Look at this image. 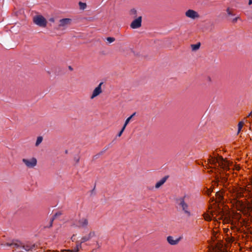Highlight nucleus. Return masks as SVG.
I'll return each mask as SVG.
<instances>
[{"label": "nucleus", "instance_id": "obj_1", "mask_svg": "<svg viewBox=\"0 0 252 252\" xmlns=\"http://www.w3.org/2000/svg\"><path fill=\"white\" fill-rule=\"evenodd\" d=\"M210 164L213 165L216 167L218 164V166L222 168L223 170L229 169V163L227 161L224 160L221 157L218 158L211 157L209 159Z\"/></svg>", "mask_w": 252, "mask_h": 252}, {"label": "nucleus", "instance_id": "obj_2", "mask_svg": "<svg viewBox=\"0 0 252 252\" xmlns=\"http://www.w3.org/2000/svg\"><path fill=\"white\" fill-rule=\"evenodd\" d=\"M7 245L11 247L18 250L19 252H23V250L25 251H35V245H31L28 244H23L21 243H7Z\"/></svg>", "mask_w": 252, "mask_h": 252}, {"label": "nucleus", "instance_id": "obj_3", "mask_svg": "<svg viewBox=\"0 0 252 252\" xmlns=\"http://www.w3.org/2000/svg\"><path fill=\"white\" fill-rule=\"evenodd\" d=\"M185 197L184 196L183 197L176 198V203L177 208L181 210L187 216L189 217L190 213L189 210L188 205L185 202L184 198Z\"/></svg>", "mask_w": 252, "mask_h": 252}, {"label": "nucleus", "instance_id": "obj_4", "mask_svg": "<svg viewBox=\"0 0 252 252\" xmlns=\"http://www.w3.org/2000/svg\"><path fill=\"white\" fill-rule=\"evenodd\" d=\"M33 22L40 27L45 28L47 25L46 19L41 15H35L33 17Z\"/></svg>", "mask_w": 252, "mask_h": 252}, {"label": "nucleus", "instance_id": "obj_5", "mask_svg": "<svg viewBox=\"0 0 252 252\" xmlns=\"http://www.w3.org/2000/svg\"><path fill=\"white\" fill-rule=\"evenodd\" d=\"M22 162L25 164L27 167L29 168H33L37 165V159L35 158H25L22 159Z\"/></svg>", "mask_w": 252, "mask_h": 252}, {"label": "nucleus", "instance_id": "obj_6", "mask_svg": "<svg viewBox=\"0 0 252 252\" xmlns=\"http://www.w3.org/2000/svg\"><path fill=\"white\" fill-rule=\"evenodd\" d=\"M72 22V19L70 18H63L62 19L59 21V24L58 26L59 29L61 28L63 30H64L69 26Z\"/></svg>", "mask_w": 252, "mask_h": 252}, {"label": "nucleus", "instance_id": "obj_7", "mask_svg": "<svg viewBox=\"0 0 252 252\" xmlns=\"http://www.w3.org/2000/svg\"><path fill=\"white\" fill-rule=\"evenodd\" d=\"M142 17L139 16L134 20L130 24V27L133 29H138L141 26Z\"/></svg>", "mask_w": 252, "mask_h": 252}, {"label": "nucleus", "instance_id": "obj_8", "mask_svg": "<svg viewBox=\"0 0 252 252\" xmlns=\"http://www.w3.org/2000/svg\"><path fill=\"white\" fill-rule=\"evenodd\" d=\"M182 239V237L175 239L173 236H169L167 237V241L171 245H176L179 243Z\"/></svg>", "mask_w": 252, "mask_h": 252}, {"label": "nucleus", "instance_id": "obj_9", "mask_svg": "<svg viewBox=\"0 0 252 252\" xmlns=\"http://www.w3.org/2000/svg\"><path fill=\"white\" fill-rule=\"evenodd\" d=\"M102 84V82L100 83L98 86L94 89L91 96V99L94 98L102 93L101 85Z\"/></svg>", "mask_w": 252, "mask_h": 252}, {"label": "nucleus", "instance_id": "obj_10", "mask_svg": "<svg viewBox=\"0 0 252 252\" xmlns=\"http://www.w3.org/2000/svg\"><path fill=\"white\" fill-rule=\"evenodd\" d=\"M186 16L192 19H194L199 17V15L197 12L191 9H189L186 11Z\"/></svg>", "mask_w": 252, "mask_h": 252}, {"label": "nucleus", "instance_id": "obj_11", "mask_svg": "<svg viewBox=\"0 0 252 252\" xmlns=\"http://www.w3.org/2000/svg\"><path fill=\"white\" fill-rule=\"evenodd\" d=\"M89 222L88 219L83 218L78 220L77 226L79 227L86 228L88 225Z\"/></svg>", "mask_w": 252, "mask_h": 252}, {"label": "nucleus", "instance_id": "obj_12", "mask_svg": "<svg viewBox=\"0 0 252 252\" xmlns=\"http://www.w3.org/2000/svg\"><path fill=\"white\" fill-rule=\"evenodd\" d=\"M232 191V193L233 196V199L236 200L241 197H244L243 192L241 191L242 190H231Z\"/></svg>", "mask_w": 252, "mask_h": 252}, {"label": "nucleus", "instance_id": "obj_13", "mask_svg": "<svg viewBox=\"0 0 252 252\" xmlns=\"http://www.w3.org/2000/svg\"><path fill=\"white\" fill-rule=\"evenodd\" d=\"M94 236L95 232L94 231H91L87 236L83 237L80 240V242L81 243H83L86 241H88L90 240L92 238L94 237Z\"/></svg>", "mask_w": 252, "mask_h": 252}, {"label": "nucleus", "instance_id": "obj_14", "mask_svg": "<svg viewBox=\"0 0 252 252\" xmlns=\"http://www.w3.org/2000/svg\"><path fill=\"white\" fill-rule=\"evenodd\" d=\"M168 176H166L161 179L159 181H158L155 185V188L157 189L159 188L160 186H161L167 180Z\"/></svg>", "mask_w": 252, "mask_h": 252}, {"label": "nucleus", "instance_id": "obj_15", "mask_svg": "<svg viewBox=\"0 0 252 252\" xmlns=\"http://www.w3.org/2000/svg\"><path fill=\"white\" fill-rule=\"evenodd\" d=\"M221 190H220L219 191L214 192L216 199H218L219 201L222 200L223 198V192L220 191Z\"/></svg>", "mask_w": 252, "mask_h": 252}, {"label": "nucleus", "instance_id": "obj_16", "mask_svg": "<svg viewBox=\"0 0 252 252\" xmlns=\"http://www.w3.org/2000/svg\"><path fill=\"white\" fill-rule=\"evenodd\" d=\"M200 43L198 42L195 44L191 45V49L192 51L197 50L200 47Z\"/></svg>", "mask_w": 252, "mask_h": 252}, {"label": "nucleus", "instance_id": "obj_17", "mask_svg": "<svg viewBox=\"0 0 252 252\" xmlns=\"http://www.w3.org/2000/svg\"><path fill=\"white\" fill-rule=\"evenodd\" d=\"M81 242L80 243L77 242V244L76 245V246L75 248H74L73 249H72L71 252H78L79 250V249L81 248Z\"/></svg>", "mask_w": 252, "mask_h": 252}, {"label": "nucleus", "instance_id": "obj_18", "mask_svg": "<svg viewBox=\"0 0 252 252\" xmlns=\"http://www.w3.org/2000/svg\"><path fill=\"white\" fill-rule=\"evenodd\" d=\"M79 8L81 10H84L87 7V4L86 3L80 1L79 2Z\"/></svg>", "mask_w": 252, "mask_h": 252}, {"label": "nucleus", "instance_id": "obj_19", "mask_svg": "<svg viewBox=\"0 0 252 252\" xmlns=\"http://www.w3.org/2000/svg\"><path fill=\"white\" fill-rule=\"evenodd\" d=\"M43 138L42 136H38L37 138L36 143H35V146H38L42 141Z\"/></svg>", "mask_w": 252, "mask_h": 252}, {"label": "nucleus", "instance_id": "obj_20", "mask_svg": "<svg viewBox=\"0 0 252 252\" xmlns=\"http://www.w3.org/2000/svg\"><path fill=\"white\" fill-rule=\"evenodd\" d=\"M109 148V146H105L98 154V155L100 156L103 154Z\"/></svg>", "mask_w": 252, "mask_h": 252}, {"label": "nucleus", "instance_id": "obj_21", "mask_svg": "<svg viewBox=\"0 0 252 252\" xmlns=\"http://www.w3.org/2000/svg\"><path fill=\"white\" fill-rule=\"evenodd\" d=\"M107 41L109 43H111L115 40V38L112 37H108L106 38Z\"/></svg>", "mask_w": 252, "mask_h": 252}, {"label": "nucleus", "instance_id": "obj_22", "mask_svg": "<svg viewBox=\"0 0 252 252\" xmlns=\"http://www.w3.org/2000/svg\"><path fill=\"white\" fill-rule=\"evenodd\" d=\"M131 119V117H129L128 118H127L125 122L124 126L126 127Z\"/></svg>", "mask_w": 252, "mask_h": 252}, {"label": "nucleus", "instance_id": "obj_23", "mask_svg": "<svg viewBox=\"0 0 252 252\" xmlns=\"http://www.w3.org/2000/svg\"><path fill=\"white\" fill-rule=\"evenodd\" d=\"M125 128H126V126H123L122 129L121 130V131L118 134V137H120L122 135V134L123 132H124V131L125 130Z\"/></svg>", "mask_w": 252, "mask_h": 252}, {"label": "nucleus", "instance_id": "obj_24", "mask_svg": "<svg viewBox=\"0 0 252 252\" xmlns=\"http://www.w3.org/2000/svg\"><path fill=\"white\" fill-rule=\"evenodd\" d=\"M62 213L61 212H58L56 213L53 217V218H54L55 219L57 217L62 215Z\"/></svg>", "mask_w": 252, "mask_h": 252}, {"label": "nucleus", "instance_id": "obj_25", "mask_svg": "<svg viewBox=\"0 0 252 252\" xmlns=\"http://www.w3.org/2000/svg\"><path fill=\"white\" fill-rule=\"evenodd\" d=\"M204 219L205 220H211V217L210 216L208 215H204Z\"/></svg>", "mask_w": 252, "mask_h": 252}, {"label": "nucleus", "instance_id": "obj_26", "mask_svg": "<svg viewBox=\"0 0 252 252\" xmlns=\"http://www.w3.org/2000/svg\"><path fill=\"white\" fill-rule=\"evenodd\" d=\"M243 125V122H240L238 125V128H242Z\"/></svg>", "mask_w": 252, "mask_h": 252}, {"label": "nucleus", "instance_id": "obj_27", "mask_svg": "<svg viewBox=\"0 0 252 252\" xmlns=\"http://www.w3.org/2000/svg\"><path fill=\"white\" fill-rule=\"evenodd\" d=\"M74 160L76 161V163H78L80 160V158L79 157H75L74 158Z\"/></svg>", "mask_w": 252, "mask_h": 252}, {"label": "nucleus", "instance_id": "obj_28", "mask_svg": "<svg viewBox=\"0 0 252 252\" xmlns=\"http://www.w3.org/2000/svg\"><path fill=\"white\" fill-rule=\"evenodd\" d=\"M54 220H55L54 218H53L51 219L50 222V225H49V227H51L52 226L53 222V221H54Z\"/></svg>", "mask_w": 252, "mask_h": 252}, {"label": "nucleus", "instance_id": "obj_29", "mask_svg": "<svg viewBox=\"0 0 252 252\" xmlns=\"http://www.w3.org/2000/svg\"><path fill=\"white\" fill-rule=\"evenodd\" d=\"M213 190H209V189H207V191H206V192H207L206 193H207V194L210 195V194L212 193V191H213Z\"/></svg>", "mask_w": 252, "mask_h": 252}, {"label": "nucleus", "instance_id": "obj_30", "mask_svg": "<svg viewBox=\"0 0 252 252\" xmlns=\"http://www.w3.org/2000/svg\"><path fill=\"white\" fill-rule=\"evenodd\" d=\"M131 13L132 14H136V10H135L134 9H131Z\"/></svg>", "mask_w": 252, "mask_h": 252}, {"label": "nucleus", "instance_id": "obj_31", "mask_svg": "<svg viewBox=\"0 0 252 252\" xmlns=\"http://www.w3.org/2000/svg\"><path fill=\"white\" fill-rule=\"evenodd\" d=\"M49 20L50 22L52 23H54L55 22V19L54 18H50Z\"/></svg>", "mask_w": 252, "mask_h": 252}, {"label": "nucleus", "instance_id": "obj_32", "mask_svg": "<svg viewBox=\"0 0 252 252\" xmlns=\"http://www.w3.org/2000/svg\"><path fill=\"white\" fill-rule=\"evenodd\" d=\"M239 18V17H237L233 19V22H236L237 20Z\"/></svg>", "mask_w": 252, "mask_h": 252}, {"label": "nucleus", "instance_id": "obj_33", "mask_svg": "<svg viewBox=\"0 0 252 252\" xmlns=\"http://www.w3.org/2000/svg\"><path fill=\"white\" fill-rule=\"evenodd\" d=\"M227 13L228 15H232L231 13L230 12V11L229 10V8H227Z\"/></svg>", "mask_w": 252, "mask_h": 252}, {"label": "nucleus", "instance_id": "obj_34", "mask_svg": "<svg viewBox=\"0 0 252 252\" xmlns=\"http://www.w3.org/2000/svg\"><path fill=\"white\" fill-rule=\"evenodd\" d=\"M207 81H208V82H211V77H208L207 78Z\"/></svg>", "mask_w": 252, "mask_h": 252}, {"label": "nucleus", "instance_id": "obj_35", "mask_svg": "<svg viewBox=\"0 0 252 252\" xmlns=\"http://www.w3.org/2000/svg\"><path fill=\"white\" fill-rule=\"evenodd\" d=\"M135 114H136V113L134 112L130 117H131V118H132L134 116H135Z\"/></svg>", "mask_w": 252, "mask_h": 252}, {"label": "nucleus", "instance_id": "obj_36", "mask_svg": "<svg viewBox=\"0 0 252 252\" xmlns=\"http://www.w3.org/2000/svg\"><path fill=\"white\" fill-rule=\"evenodd\" d=\"M252 4V0H249V4L251 5Z\"/></svg>", "mask_w": 252, "mask_h": 252}, {"label": "nucleus", "instance_id": "obj_37", "mask_svg": "<svg viewBox=\"0 0 252 252\" xmlns=\"http://www.w3.org/2000/svg\"><path fill=\"white\" fill-rule=\"evenodd\" d=\"M242 128H238V132H237V134L240 132V131H241Z\"/></svg>", "mask_w": 252, "mask_h": 252}, {"label": "nucleus", "instance_id": "obj_38", "mask_svg": "<svg viewBox=\"0 0 252 252\" xmlns=\"http://www.w3.org/2000/svg\"><path fill=\"white\" fill-rule=\"evenodd\" d=\"M242 128H238V132H237V134L240 132V131H241Z\"/></svg>", "mask_w": 252, "mask_h": 252}, {"label": "nucleus", "instance_id": "obj_39", "mask_svg": "<svg viewBox=\"0 0 252 252\" xmlns=\"http://www.w3.org/2000/svg\"><path fill=\"white\" fill-rule=\"evenodd\" d=\"M74 235H73L72 237H71L72 239H74V238H73V237H74ZM72 241H73V240H72Z\"/></svg>", "mask_w": 252, "mask_h": 252}, {"label": "nucleus", "instance_id": "obj_40", "mask_svg": "<svg viewBox=\"0 0 252 252\" xmlns=\"http://www.w3.org/2000/svg\"><path fill=\"white\" fill-rule=\"evenodd\" d=\"M74 235H73L72 237H71L72 239H74V238H73V237H74ZM72 241H73V240H72Z\"/></svg>", "mask_w": 252, "mask_h": 252}, {"label": "nucleus", "instance_id": "obj_41", "mask_svg": "<svg viewBox=\"0 0 252 252\" xmlns=\"http://www.w3.org/2000/svg\"><path fill=\"white\" fill-rule=\"evenodd\" d=\"M74 235H73L72 237H71L72 239H74V238H73V237H74ZM72 241H73V240H72Z\"/></svg>", "mask_w": 252, "mask_h": 252}, {"label": "nucleus", "instance_id": "obj_42", "mask_svg": "<svg viewBox=\"0 0 252 252\" xmlns=\"http://www.w3.org/2000/svg\"><path fill=\"white\" fill-rule=\"evenodd\" d=\"M74 235H73L72 237H71L72 239H74V238H73V237H74ZM72 241H73V240H72Z\"/></svg>", "mask_w": 252, "mask_h": 252}, {"label": "nucleus", "instance_id": "obj_43", "mask_svg": "<svg viewBox=\"0 0 252 252\" xmlns=\"http://www.w3.org/2000/svg\"><path fill=\"white\" fill-rule=\"evenodd\" d=\"M252 112H251V113H250V114H249L248 116L249 117V116H251V115H252Z\"/></svg>", "mask_w": 252, "mask_h": 252}, {"label": "nucleus", "instance_id": "obj_44", "mask_svg": "<svg viewBox=\"0 0 252 252\" xmlns=\"http://www.w3.org/2000/svg\"><path fill=\"white\" fill-rule=\"evenodd\" d=\"M238 201H239V202H243V200H238Z\"/></svg>", "mask_w": 252, "mask_h": 252}, {"label": "nucleus", "instance_id": "obj_45", "mask_svg": "<svg viewBox=\"0 0 252 252\" xmlns=\"http://www.w3.org/2000/svg\"><path fill=\"white\" fill-rule=\"evenodd\" d=\"M69 69H70V70H72V68H71V66H69Z\"/></svg>", "mask_w": 252, "mask_h": 252}, {"label": "nucleus", "instance_id": "obj_46", "mask_svg": "<svg viewBox=\"0 0 252 252\" xmlns=\"http://www.w3.org/2000/svg\"><path fill=\"white\" fill-rule=\"evenodd\" d=\"M250 191H252V190H250Z\"/></svg>", "mask_w": 252, "mask_h": 252}]
</instances>
